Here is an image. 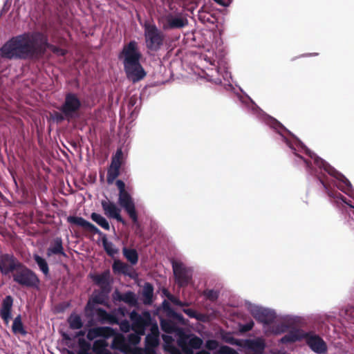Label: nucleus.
Wrapping results in <instances>:
<instances>
[{
    "instance_id": "25",
    "label": "nucleus",
    "mask_w": 354,
    "mask_h": 354,
    "mask_svg": "<svg viewBox=\"0 0 354 354\" xmlns=\"http://www.w3.org/2000/svg\"><path fill=\"white\" fill-rule=\"evenodd\" d=\"M153 286L150 283H145L142 292V302L145 305H150L153 302Z\"/></svg>"
},
{
    "instance_id": "22",
    "label": "nucleus",
    "mask_w": 354,
    "mask_h": 354,
    "mask_svg": "<svg viewBox=\"0 0 354 354\" xmlns=\"http://www.w3.org/2000/svg\"><path fill=\"white\" fill-rule=\"evenodd\" d=\"M13 305V298L10 295H7L3 299L0 309V316L8 322L11 319V310Z\"/></svg>"
},
{
    "instance_id": "30",
    "label": "nucleus",
    "mask_w": 354,
    "mask_h": 354,
    "mask_svg": "<svg viewBox=\"0 0 354 354\" xmlns=\"http://www.w3.org/2000/svg\"><path fill=\"white\" fill-rule=\"evenodd\" d=\"M290 328L283 321L270 326L269 330L272 334L278 335L287 333Z\"/></svg>"
},
{
    "instance_id": "28",
    "label": "nucleus",
    "mask_w": 354,
    "mask_h": 354,
    "mask_svg": "<svg viewBox=\"0 0 354 354\" xmlns=\"http://www.w3.org/2000/svg\"><path fill=\"white\" fill-rule=\"evenodd\" d=\"M248 347L255 353H262L266 348L264 340L261 338L250 340L248 342Z\"/></svg>"
},
{
    "instance_id": "20",
    "label": "nucleus",
    "mask_w": 354,
    "mask_h": 354,
    "mask_svg": "<svg viewBox=\"0 0 354 354\" xmlns=\"http://www.w3.org/2000/svg\"><path fill=\"white\" fill-rule=\"evenodd\" d=\"M113 299L114 301H123L131 307H135L138 305L137 297L131 290L123 294L120 293L118 290H115L113 294Z\"/></svg>"
},
{
    "instance_id": "56",
    "label": "nucleus",
    "mask_w": 354,
    "mask_h": 354,
    "mask_svg": "<svg viewBox=\"0 0 354 354\" xmlns=\"http://www.w3.org/2000/svg\"><path fill=\"white\" fill-rule=\"evenodd\" d=\"M118 310L121 312L122 315H124L125 308L124 307H119Z\"/></svg>"
},
{
    "instance_id": "50",
    "label": "nucleus",
    "mask_w": 354,
    "mask_h": 354,
    "mask_svg": "<svg viewBox=\"0 0 354 354\" xmlns=\"http://www.w3.org/2000/svg\"><path fill=\"white\" fill-rule=\"evenodd\" d=\"M167 298L172 301L175 305L178 306H187V304L183 303L178 299L174 298L171 295L169 294Z\"/></svg>"
},
{
    "instance_id": "43",
    "label": "nucleus",
    "mask_w": 354,
    "mask_h": 354,
    "mask_svg": "<svg viewBox=\"0 0 354 354\" xmlns=\"http://www.w3.org/2000/svg\"><path fill=\"white\" fill-rule=\"evenodd\" d=\"M214 354H238V353L228 346H221Z\"/></svg>"
},
{
    "instance_id": "32",
    "label": "nucleus",
    "mask_w": 354,
    "mask_h": 354,
    "mask_svg": "<svg viewBox=\"0 0 354 354\" xmlns=\"http://www.w3.org/2000/svg\"><path fill=\"white\" fill-rule=\"evenodd\" d=\"M33 259L39 266V270L44 275L47 276L49 273V268L46 259L37 254L33 255Z\"/></svg>"
},
{
    "instance_id": "38",
    "label": "nucleus",
    "mask_w": 354,
    "mask_h": 354,
    "mask_svg": "<svg viewBox=\"0 0 354 354\" xmlns=\"http://www.w3.org/2000/svg\"><path fill=\"white\" fill-rule=\"evenodd\" d=\"M159 336L147 334L145 337L146 346L147 348H155L159 344Z\"/></svg>"
},
{
    "instance_id": "61",
    "label": "nucleus",
    "mask_w": 354,
    "mask_h": 354,
    "mask_svg": "<svg viewBox=\"0 0 354 354\" xmlns=\"http://www.w3.org/2000/svg\"><path fill=\"white\" fill-rule=\"evenodd\" d=\"M167 291L166 290H165L164 293H165V295H166L167 296L169 293H167Z\"/></svg>"
},
{
    "instance_id": "16",
    "label": "nucleus",
    "mask_w": 354,
    "mask_h": 354,
    "mask_svg": "<svg viewBox=\"0 0 354 354\" xmlns=\"http://www.w3.org/2000/svg\"><path fill=\"white\" fill-rule=\"evenodd\" d=\"M101 205L104 210V214L111 218L115 219L117 221L126 224L125 221L122 218L120 215L121 209L117 206V205L108 199L102 200L101 201Z\"/></svg>"
},
{
    "instance_id": "44",
    "label": "nucleus",
    "mask_w": 354,
    "mask_h": 354,
    "mask_svg": "<svg viewBox=\"0 0 354 354\" xmlns=\"http://www.w3.org/2000/svg\"><path fill=\"white\" fill-rule=\"evenodd\" d=\"M254 323L252 320H250L246 323L241 324L239 325L240 331L242 333H246L252 329L254 327Z\"/></svg>"
},
{
    "instance_id": "57",
    "label": "nucleus",
    "mask_w": 354,
    "mask_h": 354,
    "mask_svg": "<svg viewBox=\"0 0 354 354\" xmlns=\"http://www.w3.org/2000/svg\"><path fill=\"white\" fill-rule=\"evenodd\" d=\"M62 336L65 339H71L70 337L66 333H64Z\"/></svg>"
},
{
    "instance_id": "1",
    "label": "nucleus",
    "mask_w": 354,
    "mask_h": 354,
    "mask_svg": "<svg viewBox=\"0 0 354 354\" xmlns=\"http://www.w3.org/2000/svg\"><path fill=\"white\" fill-rule=\"evenodd\" d=\"M241 104L252 115L275 131L295 156V161L304 165L308 174L316 179L330 201L354 219V189L348 179L324 159L310 151L279 121L266 113L245 94L239 95Z\"/></svg>"
},
{
    "instance_id": "49",
    "label": "nucleus",
    "mask_w": 354,
    "mask_h": 354,
    "mask_svg": "<svg viewBox=\"0 0 354 354\" xmlns=\"http://www.w3.org/2000/svg\"><path fill=\"white\" fill-rule=\"evenodd\" d=\"M162 305L163 310L166 312L167 316H168L172 311H174V309L171 307L169 303L167 301L164 300Z\"/></svg>"
},
{
    "instance_id": "41",
    "label": "nucleus",
    "mask_w": 354,
    "mask_h": 354,
    "mask_svg": "<svg viewBox=\"0 0 354 354\" xmlns=\"http://www.w3.org/2000/svg\"><path fill=\"white\" fill-rule=\"evenodd\" d=\"M203 295L209 300L214 301L219 296V292L214 289H207L203 291Z\"/></svg>"
},
{
    "instance_id": "35",
    "label": "nucleus",
    "mask_w": 354,
    "mask_h": 354,
    "mask_svg": "<svg viewBox=\"0 0 354 354\" xmlns=\"http://www.w3.org/2000/svg\"><path fill=\"white\" fill-rule=\"evenodd\" d=\"M122 157L123 152L122 149H118L112 157L110 167L120 169L122 165Z\"/></svg>"
},
{
    "instance_id": "11",
    "label": "nucleus",
    "mask_w": 354,
    "mask_h": 354,
    "mask_svg": "<svg viewBox=\"0 0 354 354\" xmlns=\"http://www.w3.org/2000/svg\"><path fill=\"white\" fill-rule=\"evenodd\" d=\"M129 318L132 322L133 328L140 335H145L148 326L151 324L152 317L149 311L139 314L136 310L131 312Z\"/></svg>"
},
{
    "instance_id": "45",
    "label": "nucleus",
    "mask_w": 354,
    "mask_h": 354,
    "mask_svg": "<svg viewBox=\"0 0 354 354\" xmlns=\"http://www.w3.org/2000/svg\"><path fill=\"white\" fill-rule=\"evenodd\" d=\"M218 347V343L216 340L209 339L205 343V348L209 351H214L217 349Z\"/></svg>"
},
{
    "instance_id": "52",
    "label": "nucleus",
    "mask_w": 354,
    "mask_h": 354,
    "mask_svg": "<svg viewBox=\"0 0 354 354\" xmlns=\"http://www.w3.org/2000/svg\"><path fill=\"white\" fill-rule=\"evenodd\" d=\"M9 8H10V5L8 4V0H6V2L4 3V5H3L1 10L0 15L8 12Z\"/></svg>"
},
{
    "instance_id": "10",
    "label": "nucleus",
    "mask_w": 354,
    "mask_h": 354,
    "mask_svg": "<svg viewBox=\"0 0 354 354\" xmlns=\"http://www.w3.org/2000/svg\"><path fill=\"white\" fill-rule=\"evenodd\" d=\"M81 106L82 102L77 95L70 92L66 94L64 102L60 106L59 111L65 113L67 117L73 119L77 116Z\"/></svg>"
},
{
    "instance_id": "27",
    "label": "nucleus",
    "mask_w": 354,
    "mask_h": 354,
    "mask_svg": "<svg viewBox=\"0 0 354 354\" xmlns=\"http://www.w3.org/2000/svg\"><path fill=\"white\" fill-rule=\"evenodd\" d=\"M283 321L290 328H297L296 326L301 323L302 319L299 316L286 315L281 317Z\"/></svg>"
},
{
    "instance_id": "51",
    "label": "nucleus",
    "mask_w": 354,
    "mask_h": 354,
    "mask_svg": "<svg viewBox=\"0 0 354 354\" xmlns=\"http://www.w3.org/2000/svg\"><path fill=\"white\" fill-rule=\"evenodd\" d=\"M218 4L223 6L228 7L230 4L232 3V0H229L227 2L224 1L223 0H214Z\"/></svg>"
},
{
    "instance_id": "8",
    "label": "nucleus",
    "mask_w": 354,
    "mask_h": 354,
    "mask_svg": "<svg viewBox=\"0 0 354 354\" xmlns=\"http://www.w3.org/2000/svg\"><path fill=\"white\" fill-rule=\"evenodd\" d=\"M248 309L256 320L263 325L264 328L266 326L270 327V325L274 322L277 317L275 310L271 308L249 303Z\"/></svg>"
},
{
    "instance_id": "23",
    "label": "nucleus",
    "mask_w": 354,
    "mask_h": 354,
    "mask_svg": "<svg viewBox=\"0 0 354 354\" xmlns=\"http://www.w3.org/2000/svg\"><path fill=\"white\" fill-rule=\"evenodd\" d=\"M198 19L203 24H214L216 19L214 14L210 11L209 7L207 6H203L198 10Z\"/></svg>"
},
{
    "instance_id": "29",
    "label": "nucleus",
    "mask_w": 354,
    "mask_h": 354,
    "mask_svg": "<svg viewBox=\"0 0 354 354\" xmlns=\"http://www.w3.org/2000/svg\"><path fill=\"white\" fill-rule=\"evenodd\" d=\"M91 218L93 221L96 223L98 225H100L101 227L104 229L105 230H110V225L107 219L102 216L100 214L93 212L91 214Z\"/></svg>"
},
{
    "instance_id": "34",
    "label": "nucleus",
    "mask_w": 354,
    "mask_h": 354,
    "mask_svg": "<svg viewBox=\"0 0 354 354\" xmlns=\"http://www.w3.org/2000/svg\"><path fill=\"white\" fill-rule=\"evenodd\" d=\"M112 269L114 273L126 274L129 270V266L120 260H115L112 265Z\"/></svg>"
},
{
    "instance_id": "55",
    "label": "nucleus",
    "mask_w": 354,
    "mask_h": 354,
    "mask_svg": "<svg viewBox=\"0 0 354 354\" xmlns=\"http://www.w3.org/2000/svg\"><path fill=\"white\" fill-rule=\"evenodd\" d=\"M100 315H107V313L105 310L100 309L99 310Z\"/></svg>"
},
{
    "instance_id": "58",
    "label": "nucleus",
    "mask_w": 354,
    "mask_h": 354,
    "mask_svg": "<svg viewBox=\"0 0 354 354\" xmlns=\"http://www.w3.org/2000/svg\"><path fill=\"white\" fill-rule=\"evenodd\" d=\"M84 335V331H80L78 333V335Z\"/></svg>"
},
{
    "instance_id": "17",
    "label": "nucleus",
    "mask_w": 354,
    "mask_h": 354,
    "mask_svg": "<svg viewBox=\"0 0 354 354\" xmlns=\"http://www.w3.org/2000/svg\"><path fill=\"white\" fill-rule=\"evenodd\" d=\"M188 21L180 15H168L162 22V29L165 30L181 28L187 26Z\"/></svg>"
},
{
    "instance_id": "54",
    "label": "nucleus",
    "mask_w": 354,
    "mask_h": 354,
    "mask_svg": "<svg viewBox=\"0 0 354 354\" xmlns=\"http://www.w3.org/2000/svg\"><path fill=\"white\" fill-rule=\"evenodd\" d=\"M196 354H211L208 350H201L196 353Z\"/></svg>"
},
{
    "instance_id": "40",
    "label": "nucleus",
    "mask_w": 354,
    "mask_h": 354,
    "mask_svg": "<svg viewBox=\"0 0 354 354\" xmlns=\"http://www.w3.org/2000/svg\"><path fill=\"white\" fill-rule=\"evenodd\" d=\"M50 116L52 120L56 122L57 123H61L65 120H67L68 121L72 120L71 117H67L66 114L62 113V111H55L53 113L51 114Z\"/></svg>"
},
{
    "instance_id": "21",
    "label": "nucleus",
    "mask_w": 354,
    "mask_h": 354,
    "mask_svg": "<svg viewBox=\"0 0 354 354\" xmlns=\"http://www.w3.org/2000/svg\"><path fill=\"white\" fill-rule=\"evenodd\" d=\"M160 324L161 329L168 334L176 333L179 335L184 334L183 329L180 328L176 323L169 318L161 319Z\"/></svg>"
},
{
    "instance_id": "4",
    "label": "nucleus",
    "mask_w": 354,
    "mask_h": 354,
    "mask_svg": "<svg viewBox=\"0 0 354 354\" xmlns=\"http://www.w3.org/2000/svg\"><path fill=\"white\" fill-rule=\"evenodd\" d=\"M67 221L71 224L81 227L88 232L101 236L103 248L109 257H113L118 253L119 250L115 247V245L111 241H108L106 235L102 232L93 223H90L81 216H68Z\"/></svg>"
},
{
    "instance_id": "13",
    "label": "nucleus",
    "mask_w": 354,
    "mask_h": 354,
    "mask_svg": "<svg viewBox=\"0 0 354 354\" xmlns=\"http://www.w3.org/2000/svg\"><path fill=\"white\" fill-rule=\"evenodd\" d=\"M23 264L14 254L5 253L0 255V272L3 275H8L15 272Z\"/></svg>"
},
{
    "instance_id": "39",
    "label": "nucleus",
    "mask_w": 354,
    "mask_h": 354,
    "mask_svg": "<svg viewBox=\"0 0 354 354\" xmlns=\"http://www.w3.org/2000/svg\"><path fill=\"white\" fill-rule=\"evenodd\" d=\"M120 175V169L109 167L107 171V183H113L115 179Z\"/></svg>"
},
{
    "instance_id": "33",
    "label": "nucleus",
    "mask_w": 354,
    "mask_h": 354,
    "mask_svg": "<svg viewBox=\"0 0 354 354\" xmlns=\"http://www.w3.org/2000/svg\"><path fill=\"white\" fill-rule=\"evenodd\" d=\"M69 326L73 330L80 329L83 326V322L80 315L72 314L68 318Z\"/></svg>"
},
{
    "instance_id": "12",
    "label": "nucleus",
    "mask_w": 354,
    "mask_h": 354,
    "mask_svg": "<svg viewBox=\"0 0 354 354\" xmlns=\"http://www.w3.org/2000/svg\"><path fill=\"white\" fill-rule=\"evenodd\" d=\"M172 268L177 284L180 287L187 286L192 278V269L177 261L172 262Z\"/></svg>"
},
{
    "instance_id": "48",
    "label": "nucleus",
    "mask_w": 354,
    "mask_h": 354,
    "mask_svg": "<svg viewBox=\"0 0 354 354\" xmlns=\"http://www.w3.org/2000/svg\"><path fill=\"white\" fill-rule=\"evenodd\" d=\"M107 294L108 293L103 292V290L102 289L101 292L94 297L93 301L97 304H102L104 302V298Z\"/></svg>"
},
{
    "instance_id": "2",
    "label": "nucleus",
    "mask_w": 354,
    "mask_h": 354,
    "mask_svg": "<svg viewBox=\"0 0 354 354\" xmlns=\"http://www.w3.org/2000/svg\"><path fill=\"white\" fill-rule=\"evenodd\" d=\"M47 50L58 56L67 51L48 42V36L40 31H28L10 38L0 47V57L9 60L35 59L42 57Z\"/></svg>"
},
{
    "instance_id": "9",
    "label": "nucleus",
    "mask_w": 354,
    "mask_h": 354,
    "mask_svg": "<svg viewBox=\"0 0 354 354\" xmlns=\"http://www.w3.org/2000/svg\"><path fill=\"white\" fill-rule=\"evenodd\" d=\"M145 37L148 49L158 51L163 45L164 34L155 25H145Z\"/></svg>"
},
{
    "instance_id": "3",
    "label": "nucleus",
    "mask_w": 354,
    "mask_h": 354,
    "mask_svg": "<svg viewBox=\"0 0 354 354\" xmlns=\"http://www.w3.org/2000/svg\"><path fill=\"white\" fill-rule=\"evenodd\" d=\"M141 57L138 44L135 40L124 45L118 55L119 59L122 60L127 77L133 83L146 76V72L140 62Z\"/></svg>"
},
{
    "instance_id": "31",
    "label": "nucleus",
    "mask_w": 354,
    "mask_h": 354,
    "mask_svg": "<svg viewBox=\"0 0 354 354\" xmlns=\"http://www.w3.org/2000/svg\"><path fill=\"white\" fill-rule=\"evenodd\" d=\"M12 332L15 334H21L22 335H26L27 334V331L24 329L23 323L21 322V315H17L13 321L12 326Z\"/></svg>"
},
{
    "instance_id": "26",
    "label": "nucleus",
    "mask_w": 354,
    "mask_h": 354,
    "mask_svg": "<svg viewBox=\"0 0 354 354\" xmlns=\"http://www.w3.org/2000/svg\"><path fill=\"white\" fill-rule=\"evenodd\" d=\"M122 253L124 257L131 265H136L138 261V254L135 249L128 248L124 247L122 248Z\"/></svg>"
},
{
    "instance_id": "42",
    "label": "nucleus",
    "mask_w": 354,
    "mask_h": 354,
    "mask_svg": "<svg viewBox=\"0 0 354 354\" xmlns=\"http://www.w3.org/2000/svg\"><path fill=\"white\" fill-rule=\"evenodd\" d=\"M168 318H169L173 322L176 321L178 324H185V318L183 316V315L176 313L174 310L167 316Z\"/></svg>"
},
{
    "instance_id": "7",
    "label": "nucleus",
    "mask_w": 354,
    "mask_h": 354,
    "mask_svg": "<svg viewBox=\"0 0 354 354\" xmlns=\"http://www.w3.org/2000/svg\"><path fill=\"white\" fill-rule=\"evenodd\" d=\"M112 334V329L110 327H94L88 329L86 337L88 340L92 341L95 339L93 345V351L98 353L97 348L104 349L108 344L106 339H108Z\"/></svg>"
},
{
    "instance_id": "18",
    "label": "nucleus",
    "mask_w": 354,
    "mask_h": 354,
    "mask_svg": "<svg viewBox=\"0 0 354 354\" xmlns=\"http://www.w3.org/2000/svg\"><path fill=\"white\" fill-rule=\"evenodd\" d=\"M306 331L299 328H292L279 341L281 344H292L304 339Z\"/></svg>"
},
{
    "instance_id": "5",
    "label": "nucleus",
    "mask_w": 354,
    "mask_h": 354,
    "mask_svg": "<svg viewBox=\"0 0 354 354\" xmlns=\"http://www.w3.org/2000/svg\"><path fill=\"white\" fill-rule=\"evenodd\" d=\"M115 185L118 189V204L124 209L133 223L139 225L138 216L136 209V204L131 194L126 190L125 183L122 180H117Z\"/></svg>"
},
{
    "instance_id": "36",
    "label": "nucleus",
    "mask_w": 354,
    "mask_h": 354,
    "mask_svg": "<svg viewBox=\"0 0 354 354\" xmlns=\"http://www.w3.org/2000/svg\"><path fill=\"white\" fill-rule=\"evenodd\" d=\"M183 311L190 318H194L196 320L201 322H204L205 320L206 316L204 314L199 313L194 309L183 308Z\"/></svg>"
},
{
    "instance_id": "46",
    "label": "nucleus",
    "mask_w": 354,
    "mask_h": 354,
    "mask_svg": "<svg viewBox=\"0 0 354 354\" xmlns=\"http://www.w3.org/2000/svg\"><path fill=\"white\" fill-rule=\"evenodd\" d=\"M79 345H80L79 350L87 351V352H90V350L91 348V345L90 343L87 342L85 339H79Z\"/></svg>"
},
{
    "instance_id": "59",
    "label": "nucleus",
    "mask_w": 354,
    "mask_h": 354,
    "mask_svg": "<svg viewBox=\"0 0 354 354\" xmlns=\"http://www.w3.org/2000/svg\"><path fill=\"white\" fill-rule=\"evenodd\" d=\"M100 354H110V353L108 351H106V352H101Z\"/></svg>"
},
{
    "instance_id": "19",
    "label": "nucleus",
    "mask_w": 354,
    "mask_h": 354,
    "mask_svg": "<svg viewBox=\"0 0 354 354\" xmlns=\"http://www.w3.org/2000/svg\"><path fill=\"white\" fill-rule=\"evenodd\" d=\"M90 277L96 285L101 287L103 292H105V293L110 292V271L109 270L100 274H91Z\"/></svg>"
},
{
    "instance_id": "14",
    "label": "nucleus",
    "mask_w": 354,
    "mask_h": 354,
    "mask_svg": "<svg viewBox=\"0 0 354 354\" xmlns=\"http://www.w3.org/2000/svg\"><path fill=\"white\" fill-rule=\"evenodd\" d=\"M304 339L310 349L316 354H326L328 346L326 342L312 331L306 332Z\"/></svg>"
},
{
    "instance_id": "60",
    "label": "nucleus",
    "mask_w": 354,
    "mask_h": 354,
    "mask_svg": "<svg viewBox=\"0 0 354 354\" xmlns=\"http://www.w3.org/2000/svg\"><path fill=\"white\" fill-rule=\"evenodd\" d=\"M318 53L307 54V55H317Z\"/></svg>"
},
{
    "instance_id": "15",
    "label": "nucleus",
    "mask_w": 354,
    "mask_h": 354,
    "mask_svg": "<svg viewBox=\"0 0 354 354\" xmlns=\"http://www.w3.org/2000/svg\"><path fill=\"white\" fill-rule=\"evenodd\" d=\"M178 344L185 353L191 354L194 349H198L201 346L203 340L196 335H190L180 337Z\"/></svg>"
},
{
    "instance_id": "24",
    "label": "nucleus",
    "mask_w": 354,
    "mask_h": 354,
    "mask_svg": "<svg viewBox=\"0 0 354 354\" xmlns=\"http://www.w3.org/2000/svg\"><path fill=\"white\" fill-rule=\"evenodd\" d=\"M46 254L50 257L53 254H60L64 257L67 255L64 251L62 239L61 237H56L53 240V244L47 249Z\"/></svg>"
},
{
    "instance_id": "6",
    "label": "nucleus",
    "mask_w": 354,
    "mask_h": 354,
    "mask_svg": "<svg viewBox=\"0 0 354 354\" xmlns=\"http://www.w3.org/2000/svg\"><path fill=\"white\" fill-rule=\"evenodd\" d=\"M13 281L26 288H38L40 280L37 274L24 263L12 274Z\"/></svg>"
},
{
    "instance_id": "53",
    "label": "nucleus",
    "mask_w": 354,
    "mask_h": 354,
    "mask_svg": "<svg viewBox=\"0 0 354 354\" xmlns=\"http://www.w3.org/2000/svg\"><path fill=\"white\" fill-rule=\"evenodd\" d=\"M162 338L163 341L165 342L166 343H169L173 341L172 337L169 335H162Z\"/></svg>"
},
{
    "instance_id": "62",
    "label": "nucleus",
    "mask_w": 354,
    "mask_h": 354,
    "mask_svg": "<svg viewBox=\"0 0 354 354\" xmlns=\"http://www.w3.org/2000/svg\"><path fill=\"white\" fill-rule=\"evenodd\" d=\"M68 354H74V353L73 351H68Z\"/></svg>"
},
{
    "instance_id": "47",
    "label": "nucleus",
    "mask_w": 354,
    "mask_h": 354,
    "mask_svg": "<svg viewBox=\"0 0 354 354\" xmlns=\"http://www.w3.org/2000/svg\"><path fill=\"white\" fill-rule=\"evenodd\" d=\"M150 329V333L149 335H156L159 336V328L156 322H154L152 319L151 324L148 326Z\"/></svg>"
},
{
    "instance_id": "37",
    "label": "nucleus",
    "mask_w": 354,
    "mask_h": 354,
    "mask_svg": "<svg viewBox=\"0 0 354 354\" xmlns=\"http://www.w3.org/2000/svg\"><path fill=\"white\" fill-rule=\"evenodd\" d=\"M139 101V97L136 95L131 96L128 100L127 106L129 111L131 112V115L133 116L134 113L138 109L137 104Z\"/></svg>"
}]
</instances>
